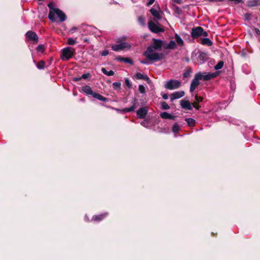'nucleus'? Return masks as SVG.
<instances>
[{"label": "nucleus", "instance_id": "nucleus-1", "mask_svg": "<svg viewBox=\"0 0 260 260\" xmlns=\"http://www.w3.org/2000/svg\"><path fill=\"white\" fill-rule=\"evenodd\" d=\"M48 7L50 8L49 13V18L52 21H55V16H56L59 18L60 21H64L66 20L67 17L65 14L58 9L52 8V4L50 3L48 5Z\"/></svg>", "mask_w": 260, "mask_h": 260}, {"label": "nucleus", "instance_id": "nucleus-2", "mask_svg": "<svg viewBox=\"0 0 260 260\" xmlns=\"http://www.w3.org/2000/svg\"><path fill=\"white\" fill-rule=\"evenodd\" d=\"M151 48H147V50L144 53V55L147 59L155 61L161 60L163 57L162 54L155 52V51L152 50Z\"/></svg>", "mask_w": 260, "mask_h": 260}, {"label": "nucleus", "instance_id": "nucleus-3", "mask_svg": "<svg viewBox=\"0 0 260 260\" xmlns=\"http://www.w3.org/2000/svg\"><path fill=\"white\" fill-rule=\"evenodd\" d=\"M74 51L75 49L72 47H67L63 49L62 51L61 58L63 60L70 59L72 57Z\"/></svg>", "mask_w": 260, "mask_h": 260}, {"label": "nucleus", "instance_id": "nucleus-4", "mask_svg": "<svg viewBox=\"0 0 260 260\" xmlns=\"http://www.w3.org/2000/svg\"><path fill=\"white\" fill-rule=\"evenodd\" d=\"M181 86V82L177 80H170L166 82L165 87L170 90H174Z\"/></svg>", "mask_w": 260, "mask_h": 260}, {"label": "nucleus", "instance_id": "nucleus-5", "mask_svg": "<svg viewBox=\"0 0 260 260\" xmlns=\"http://www.w3.org/2000/svg\"><path fill=\"white\" fill-rule=\"evenodd\" d=\"M201 36H207V33L204 31L201 27H197L192 29L191 31V36L193 38H197Z\"/></svg>", "mask_w": 260, "mask_h": 260}, {"label": "nucleus", "instance_id": "nucleus-6", "mask_svg": "<svg viewBox=\"0 0 260 260\" xmlns=\"http://www.w3.org/2000/svg\"><path fill=\"white\" fill-rule=\"evenodd\" d=\"M148 24L149 29L152 32L157 33L164 31V29L158 26V23L157 22H155L153 21H150Z\"/></svg>", "mask_w": 260, "mask_h": 260}, {"label": "nucleus", "instance_id": "nucleus-7", "mask_svg": "<svg viewBox=\"0 0 260 260\" xmlns=\"http://www.w3.org/2000/svg\"><path fill=\"white\" fill-rule=\"evenodd\" d=\"M131 45L126 42H122L118 44L113 45L112 46V49L115 51H119L124 49L125 48H128Z\"/></svg>", "mask_w": 260, "mask_h": 260}, {"label": "nucleus", "instance_id": "nucleus-8", "mask_svg": "<svg viewBox=\"0 0 260 260\" xmlns=\"http://www.w3.org/2000/svg\"><path fill=\"white\" fill-rule=\"evenodd\" d=\"M197 75H200V80H209L211 79H212L214 77H215L217 75V74L215 73H206L204 72L203 73H202L201 72L198 73L197 74Z\"/></svg>", "mask_w": 260, "mask_h": 260}, {"label": "nucleus", "instance_id": "nucleus-9", "mask_svg": "<svg viewBox=\"0 0 260 260\" xmlns=\"http://www.w3.org/2000/svg\"><path fill=\"white\" fill-rule=\"evenodd\" d=\"M162 42L160 40H154L153 44L148 48H152L151 50L154 51H161L162 47H163Z\"/></svg>", "mask_w": 260, "mask_h": 260}, {"label": "nucleus", "instance_id": "nucleus-10", "mask_svg": "<svg viewBox=\"0 0 260 260\" xmlns=\"http://www.w3.org/2000/svg\"><path fill=\"white\" fill-rule=\"evenodd\" d=\"M200 75L196 74L193 79L192 80L190 87V91L191 92H193L196 88L199 85V80H200Z\"/></svg>", "mask_w": 260, "mask_h": 260}, {"label": "nucleus", "instance_id": "nucleus-11", "mask_svg": "<svg viewBox=\"0 0 260 260\" xmlns=\"http://www.w3.org/2000/svg\"><path fill=\"white\" fill-rule=\"evenodd\" d=\"M27 38L30 41H33L35 43L38 42V37L37 35L31 31H28L26 34Z\"/></svg>", "mask_w": 260, "mask_h": 260}, {"label": "nucleus", "instance_id": "nucleus-12", "mask_svg": "<svg viewBox=\"0 0 260 260\" xmlns=\"http://www.w3.org/2000/svg\"><path fill=\"white\" fill-rule=\"evenodd\" d=\"M184 92L183 91H176L172 94H171L170 96V99L171 101H174V100L179 99L184 95Z\"/></svg>", "mask_w": 260, "mask_h": 260}, {"label": "nucleus", "instance_id": "nucleus-13", "mask_svg": "<svg viewBox=\"0 0 260 260\" xmlns=\"http://www.w3.org/2000/svg\"><path fill=\"white\" fill-rule=\"evenodd\" d=\"M163 48L166 49H174L176 48V43L175 41H171L169 43L163 44Z\"/></svg>", "mask_w": 260, "mask_h": 260}, {"label": "nucleus", "instance_id": "nucleus-14", "mask_svg": "<svg viewBox=\"0 0 260 260\" xmlns=\"http://www.w3.org/2000/svg\"><path fill=\"white\" fill-rule=\"evenodd\" d=\"M148 112V110L147 108L143 107L140 108L137 112V115L139 118H143L145 117L146 115Z\"/></svg>", "mask_w": 260, "mask_h": 260}, {"label": "nucleus", "instance_id": "nucleus-15", "mask_svg": "<svg viewBox=\"0 0 260 260\" xmlns=\"http://www.w3.org/2000/svg\"><path fill=\"white\" fill-rule=\"evenodd\" d=\"M150 11L152 15L157 19H160L161 18V13L162 12L158 10H156L155 8H152L150 10Z\"/></svg>", "mask_w": 260, "mask_h": 260}, {"label": "nucleus", "instance_id": "nucleus-16", "mask_svg": "<svg viewBox=\"0 0 260 260\" xmlns=\"http://www.w3.org/2000/svg\"><path fill=\"white\" fill-rule=\"evenodd\" d=\"M180 104H181L182 108H183L185 109H187V110H190L192 109L191 105L190 103H189V102L188 101L181 100L180 102Z\"/></svg>", "mask_w": 260, "mask_h": 260}, {"label": "nucleus", "instance_id": "nucleus-17", "mask_svg": "<svg viewBox=\"0 0 260 260\" xmlns=\"http://www.w3.org/2000/svg\"><path fill=\"white\" fill-rule=\"evenodd\" d=\"M136 78L137 79H143L148 82V83L150 84L151 83V81L149 77L145 74H141L140 73H138L136 75Z\"/></svg>", "mask_w": 260, "mask_h": 260}, {"label": "nucleus", "instance_id": "nucleus-18", "mask_svg": "<svg viewBox=\"0 0 260 260\" xmlns=\"http://www.w3.org/2000/svg\"><path fill=\"white\" fill-rule=\"evenodd\" d=\"M82 90L87 94L91 95L93 96V94L95 93L93 92L91 88L88 85L83 86L82 87Z\"/></svg>", "mask_w": 260, "mask_h": 260}, {"label": "nucleus", "instance_id": "nucleus-19", "mask_svg": "<svg viewBox=\"0 0 260 260\" xmlns=\"http://www.w3.org/2000/svg\"><path fill=\"white\" fill-rule=\"evenodd\" d=\"M247 4V6L250 7L260 6V0H248Z\"/></svg>", "mask_w": 260, "mask_h": 260}, {"label": "nucleus", "instance_id": "nucleus-20", "mask_svg": "<svg viewBox=\"0 0 260 260\" xmlns=\"http://www.w3.org/2000/svg\"><path fill=\"white\" fill-rule=\"evenodd\" d=\"M116 60L119 61H123L126 63H128L131 64H133V61L132 59H129V58H124L121 57H117L116 58Z\"/></svg>", "mask_w": 260, "mask_h": 260}, {"label": "nucleus", "instance_id": "nucleus-21", "mask_svg": "<svg viewBox=\"0 0 260 260\" xmlns=\"http://www.w3.org/2000/svg\"><path fill=\"white\" fill-rule=\"evenodd\" d=\"M175 41L176 42V44L178 46H182L183 45V41L177 34H176L175 36Z\"/></svg>", "mask_w": 260, "mask_h": 260}, {"label": "nucleus", "instance_id": "nucleus-22", "mask_svg": "<svg viewBox=\"0 0 260 260\" xmlns=\"http://www.w3.org/2000/svg\"><path fill=\"white\" fill-rule=\"evenodd\" d=\"M93 97L95 98V99H97L98 100H100L101 101H103V102H107V99L104 98V96H103L101 94H100L99 93H97L96 92H95L93 94Z\"/></svg>", "mask_w": 260, "mask_h": 260}, {"label": "nucleus", "instance_id": "nucleus-23", "mask_svg": "<svg viewBox=\"0 0 260 260\" xmlns=\"http://www.w3.org/2000/svg\"><path fill=\"white\" fill-rule=\"evenodd\" d=\"M107 214L105 213L104 214H101L99 215H95L93 216L92 220L95 221H100L103 219L105 217H106Z\"/></svg>", "mask_w": 260, "mask_h": 260}, {"label": "nucleus", "instance_id": "nucleus-24", "mask_svg": "<svg viewBox=\"0 0 260 260\" xmlns=\"http://www.w3.org/2000/svg\"><path fill=\"white\" fill-rule=\"evenodd\" d=\"M202 44L210 46L212 45V42L208 38H206L202 39Z\"/></svg>", "mask_w": 260, "mask_h": 260}, {"label": "nucleus", "instance_id": "nucleus-25", "mask_svg": "<svg viewBox=\"0 0 260 260\" xmlns=\"http://www.w3.org/2000/svg\"><path fill=\"white\" fill-rule=\"evenodd\" d=\"M102 71L104 74L108 76H113L114 74V72L113 71L110 70L109 71H107L106 69L104 68L102 69Z\"/></svg>", "mask_w": 260, "mask_h": 260}, {"label": "nucleus", "instance_id": "nucleus-26", "mask_svg": "<svg viewBox=\"0 0 260 260\" xmlns=\"http://www.w3.org/2000/svg\"><path fill=\"white\" fill-rule=\"evenodd\" d=\"M160 116L161 118L164 119H171L172 118V116L166 112L161 113Z\"/></svg>", "mask_w": 260, "mask_h": 260}, {"label": "nucleus", "instance_id": "nucleus-27", "mask_svg": "<svg viewBox=\"0 0 260 260\" xmlns=\"http://www.w3.org/2000/svg\"><path fill=\"white\" fill-rule=\"evenodd\" d=\"M199 59L202 61H204L207 59V55L205 53H201L198 56Z\"/></svg>", "mask_w": 260, "mask_h": 260}, {"label": "nucleus", "instance_id": "nucleus-28", "mask_svg": "<svg viewBox=\"0 0 260 260\" xmlns=\"http://www.w3.org/2000/svg\"><path fill=\"white\" fill-rule=\"evenodd\" d=\"M185 121L187 123L188 125L190 126L194 125L196 122L194 119L190 118H186Z\"/></svg>", "mask_w": 260, "mask_h": 260}, {"label": "nucleus", "instance_id": "nucleus-29", "mask_svg": "<svg viewBox=\"0 0 260 260\" xmlns=\"http://www.w3.org/2000/svg\"><path fill=\"white\" fill-rule=\"evenodd\" d=\"M138 22L141 25L143 26H144L145 25V20L144 17L142 16L139 17Z\"/></svg>", "mask_w": 260, "mask_h": 260}, {"label": "nucleus", "instance_id": "nucleus-30", "mask_svg": "<svg viewBox=\"0 0 260 260\" xmlns=\"http://www.w3.org/2000/svg\"><path fill=\"white\" fill-rule=\"evenodd\" d=\"M37 67L39 69H44L45 68V62L43 61H39L38 63Z\"/></svg>", "mask_w": 260, "mask_h": 260}, {"label": "nucleus", "instance_id": "nucleus-31", "mask_svg": "<svg viewBox=\"0 0 260 260\" xmlns=\"http://www.w3.org/2000/svg\"><path fill=\"white\" fill-rule=\"evenodd\" d=\"M223 62L222 61H220L215 66V69L216 70H219L223 67Z\"/></svg>", "mask_w": 260, "mask_h": 260}, {"label": "nucleus", "instance_id": "nucleus-32", "mask_svg": "<svg viewBox=\"0 0 260 260\" xmlns=\"http://www.w3.org/2000/svg\"><path fill=\"white\" fill-rule=\"evenodd\" d=\"M135 109V104L131 107L129 108H124L123 111L125 112H131V111H134Z\"/></svg>", "mask_w": 260, "mask_h": 260}, {"label": "nucleus", "instance_id": "nucleus-33", "mask_svg": "<svg viewBox=\"0 0 260 260\" xmlns=\"http://www.w3.org/2000/svg\"><path fill=\"white\" fill-rule=\"evenodd\" d=\"M179 129H180L179 125L177 123L174 124L173 125V128H172L173 132L177 133V132H178L179 131Z\"/></svg>", "mask_w": 260, "mask_h": 260}, {"label": "nucleus", "instance_id": "nucleus-34", "mask_svg": "<svg viewBox=\"0 0 260 260\" xmlns=\"http://www.w3.org/2000/svg\"><path fill=\"white\" fill-rule=\"evenodd\" d=\"M161 108L164 110H168L170 108V106L165 102L161 103Z\"/></svg>", "mask_w": 260, "mask_h": 260}, {"label": "nucleus", "instance_id": "nucleus-35", "mask_svg": "<svg viewBox=\"0 0 260 260\" xmlns=\"http://www.w3.org/2000/svg\"><path fill=\"white\" fill-rule=\"evenodd\" d=\"M139 90L141 93H145L146 92L145 88L143 85H139Z\"/></svg>", "mask_w": 260, "mask_h": 260}, {"label": "nucleus", "instance_id": "nucleus-36", "mask_svg": "<svg viewBox=\"0 0 260 260\" xmlns=\"http://www.w3.org/2000/svg\"><path fill=\"white\" fill-rule=\"evenodd\" d=\"M76 40L73 39V38H70L68 40V43L70 45H73L75 44Z\"/></svg>", "mask_w": 260, "mask_h": 260}, {"label": "nucleus", "instance_id": "nucleus-37", "mask_svg": "<svg viewBox=\"0 0 260 260\" xmlns=\"http://www.w3.org/2000/svg\"><path fill=\"white\" fill-rule=\"evenodd\" d=\"M44 49V46L43 45H39L36 50L38 52H43Z\"/></svg>", "mask_w": 260, "mask_h": 260}, {"label": "nucleus", "instance_id": "nucleus-38", "mask_svg": "<svg viewBox=\"0 0 260 260\" xmlns=\"http://www.w3.org/2000/svg\"><path fill=\"white\" fill-rule=\"evenodd\" d=\"M203 100V98L201 96H198V95L195 96V100L196 103L201 102Z\"/></svg>", "mask_w": 260, "mask_h": 260}, {"label": "nucleus", "instance_id": "nucleus-39", "mask_svg": "<svg viewBox=\"0 0 260 260\" xmlns=\"http://www.w3.org/2000/svg\"><path fill=\"white\" fill-rule=\"evenodd\" d=\"M121 83L120 82H114L113 83V87L115 89L120 88Z\"/></svg>", "mask_w": 260, "mask_h": 260}, {"label": "nucleus", "instance_id": "nucleus-40", "mask_svg": "<svg viewBox=\"0 0 260 260\" xmlns=\"http://www.w3.org/2000/svg\"><path fill=\"white\" fill-rule=\"evenodd\" d=\"M78 29V27L76 26L73 27L69 31V32L71 34L74 33L76 30Z\"/></svg>", "mask_w": 260, "mask_h": 260}, {"label": "nucleus", "instance_id": "nucleus-41", "mask_svg": "<svg viewBox=\"0 0 260 260\" xmlns=\"http://www.w3.org/2000/svg\"><path fill=\"white\" fill-rule=\"evenodd\" d=\"M109 54V51L108 50H104L101 52V55L103 56H107Z\"/></svg>", "mask_w": 260, "mask_h": 260}, {"label": "nucleus", "instance_id": "nucleus-42", "mask_svg": "<svg viewBox=\"0 0 260 260\" xmlns=\"http://www.w3.org/2000/svg\"><path fill=\"white\" fill-rule=\"evenodd\" d=\"M125 83L126 84V85L128 86V87H131V84L130 83V81L128 79H125Z\"/></svg>", "mask_w": 260, "mask_h": 260}, {"label": "nucleus", "instance_id": "nucleus-43", "mask_svg": "<svg viewBox=\"0 0 260 260\" xmlns=\"http://www.w3.org/2000/svg\"><path fill=\"white\" fill-rule=\"evenodd\" d=\"M192 106L194 108L198 110L200 108V106L197 104V103L194 102L192 103Z\"/></svg>", "mask_w": 260, "mask_h": 260}, {"label": "nucleus", "instance_id": "nucleus-44", "mask_svg": "<svg viewBox=\"0 0 260 260\" xmlns=\"http://www.w3.org/2000/svg\"><path fill=\"white\" fill-rule=\"evenodd\" d=\"M89 76V74H83L81 76V79L82 78H83V79H86Z\"/></svg>", "mask_w": 260, "mask_h": 260}, {"label": "nucleus", "instance_id": "nucleus-45", "mask_svg": "<svg viewBox=\"0 0 260 260\" xmlns=\"http://www.w3.org/2000/svg\"><path fill=\"white\" fill-rule=\"evenodd\" d=\"M147 124H148V122L147 121H144L141 122V125H142L143 126H144L145 127H146L147 126Z\"/></svg>", "mask_w": 260, "mask_h": 260}, {"label": "nucleus", "instance_id": "nucleus-46", "mask_svg": "<svg viewBox=\"0 0 260 260\" xmlns=\"http://www.w3.org/2000/svg\"><path fill=\"white\" fill-rule=\"evenodd\" d=\"M155 0H149L148 3H147V5L148 6H149L153 4V3L154 2Z\"/></svg>", "mask_w": 260, "mask_h": 260}, {"label": "nucleus", "instance_id": "nucleus-47", "mask_svg": "<svg viewBox=\"0 0 260 260\" xmlns=\"http://www.w3.org/2000/svg\"><path fill=\"white\" fill-rule=\"evenodd\" d=\"M190 72L187 71L185 73H184V77H187L189 76Z\"/></svg>", "mask_w": 260, "mask_h": 260}, {"label": "nucleus", "instance_id": "nucleus-48", "mask_svg": "<svg viewBox=\"0 0 260 260\" xmlns=\"http://www.w3.org/2000/svg\"><path fill=\"white\" fill-rule=\"evenodd\" d=\"M141 62L143 64H148L149 62H148V60L147 59H144L142 61H141Z\"/></svg>", "mask_w": 260, "mask_h": 260}, {"label": "nucleus", "instance_id": "nucleus-49", "mask_svg": "<svg viewBox=\"0 0 260 260\" xmlns=\"http://www.w3.org/2000/svg\"><path fill=\"white\" fill-rule=\"evenodd\" d=\"M162 96V98L165 100H167L168 98V95L167 94H164Z\"/></svg>", "mask_w": 260, "mask_h": 260}, {"label": "nucleus", "instance_id": "nucleus-50", "mask_svg": "<svg viewBox=\"0 0 260 260\" xmlns=\"http://www.w3.org/2000/svg\"><path fill=\"white\" fill-rule=\"evenodd\" d=\"M206 1H208V2H222L223 0H206Z\"/></svg>", "mask_w": 260, "mask_h": 260}, {"label": "nucleus", "instance_id": "nucleus-51", "mask_svg": "<svg viewBox=\"0 0 260 260\" xmlns=\"http://www.w3.org/2000/svg\"><path fill=\"white\" fill-rule=\"evenodd\" d=\"M255 31L257 35H260V31L258 28H255Z\"/></svg>", "mask_w": 260, "mask_h": 260}, {"label": "nucleus", "instance_id": "nucleus-52", "mask_svg": "<svg viewBox=\"0 0 260 260\" xmlns=\"http://www.w3.org/2000/svg\"><path fill=\"white\" fill-rule=\"evenodd\" d=\"M81 79V77L80 78L76 77L74 79V81H79Z\"/></svg>", "mask_w": 260, "mask_h": 260}, {"label": "nucleus", "instance_id": "nucleus-53", "mask_svg": "<svg viewBox=\"0 0 260 260\" xmlns=\"http://www.w3.org/2000/svg\"><path fill=\"white\" fill-rule=\"evenodd\" d=\"M175 2L177 4H181V0H175Z\"/></svg>", "mask_w": 260, "mask_h": 260}]
</instances>
